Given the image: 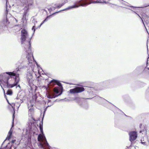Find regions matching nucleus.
Masks as SVG:
<instances>
[{"label":"nucleus","mask_w":149,"mask_h":149,"mask_svg":"<svg viewBox=\"0 0 149 149\" xmlns=\"http://www.w3.org/2000/svg\"><path fill=\"white\" fill-rule=\"evenodd\" d=\"M53 102L51 104H48V105L44 109L43 115V117L42 119V122L39 124V128L41 134H38V141L39 142L38 144V146L40 148H44L45 146L49 147V143L47 142L45 136L44 134L42 127V121L44 117L45 113L48 107H51L53 105Z\"/></svg>","instance_id":"f257e3e1"},{"label":"nucleus","mask_w":149,"mask_h":149,"mask_svg":"<svg viewBox=\"0 0 149 149\" xmlns=\"http://www.w3.org/2000/svg\"><path fill=\"white\" fill-rule=\"evenodd\" d=\"M21 40L22 46L24 47V50L27 54V55H30L31 54V40L33 36L26 40L29 35L27 31L23 29L21 31Z\"/></svg>","instance_id":"f03ea898"},{"label":"nucleus","mask_w":149,"mask_h":149,"mask_svg":"<svg viewBox=\"0 0 149 149\" xmlns=\"http://www.w3.org/2000/svg\"><path fill=\"white\" fill-rule=\"evenodd\" d=\"M32 56L31 54H30V55H27L26 56V58L29 63H28V66L29 67L30 66V67H29V70H27V72L26 74V78L28 83V84L31 87L33 85V79L32 74L35 66L34 65L32 64V63H31V62L30 61L29 57H30L31 59V56Z\"/></svg>","instance_id":"7ed1b4c3"},{"label":"nucleus","mask_w":149,"mask_h":149,"mask_svg":"<svg viewBox=\"0 0 149 149\" xmlns=\"http://www.w3.org/2000/svg\"><path fill=\"white\" fill-rule=\"evenodd\" d=\"M21 68L20 67H18L15 71L12 72H7L1 74H0V81L1 82V84H3L6 82H7L10 78H16L17 75L19 74L17 73V72L19 71V69Z\"/></svg>","instance_id":"20e7f679"},{"label":"nucleus","mask_w":149,"mask_h":149,"mask_svg":"<svg viewBox=\"0 0 149 149\" xmlns=\"http://www.w3.org/2000/svg\"><path fill=\"white\" fill-rule=\"evenodd\" d=\"M92 98H93L95 101L98 103L99 104H101L104 107L109 109H111L110 107H109V105L111 104L113 107L115 108L116 110L118 112H122L124 113L121 110L102 97H100L98 95H96L94 97L92 98L90 97L87 99H90Z\"/></svg>","instance_id":"39448f33"},{"label":"nucleus","mask_w":149,"mask_h":149,"mask_svg":"<svg viewBox=\"0 0 149 149\" xmlns=\"http://www.w3.org/2000/svg\"><path fill=\"white\" fill-rule=\"evenodd\" d=\"M29 125L28 128L26 129L27 132L29 133L30 136H29V138H31V136L32 134L33 136L37 135L38 134V129L34 123L29 122Z\"/></svg>","instance_id":"423d86ee"},{"label":"nucleus","mask_w":149,"mask_h":149,"mask_svg":"<svg viewBox=\"0 0 149 149\" xmlns=\"http://www.w3.org/2000/svg\"><path fill=\"white\" fill-rule=\"evenodd\" d=\"M13 131L11 130V129L9 131L8 135L6 139L3 141L1 144L0 149H12V144H10V142H8L7 145L3 147V145L7 140H9L11 138L12 134Z\"/></svg>","instance_id":"0eeeda50"},{"label":"nucleus","mask_w":149,"mask_h":149,"mask_svg":"<svg viewBox=\"0 0 149 149\" xmlns=\"http://www.w3.org/2000/svg\"><path fill=\"white\" fill-rule=\"evenodd\" d=\"M94 85V83L92 82H88L87 83V85L85 87H86L85 89V90L90 95H91L93 94L94 91L95 90H98L100 89H96L93 87Z\"/></svg>","instance_id":"6e6552de"},{"label":"nucleus","mask_w":149,"mask_h":149,"mask_svg":"<svg viewBox=\"0 0 149 149\" xmlns=\"http://www.w3.org/2000/svg\"><path fill=\"white\" fill-rule=\"evenodd\" d=\"M73 100H75L80 107L85 109H88V104L83 99L79 97H75L74 98Z\"/></svg>","instance_id":"1a4fd4ad"},{"label":"nucleus","mask_w":149,"mask_h":149,"mask_svg":"<svg viewBox=\"0 0 149 149\" xmlns=\"http://www.w3.org/2000/svg\"><path fill=\"white\" fill-rule=\"evenodd\" d=\"M19 74H17L16 78H14L15 81L13 84H9V83L8 81H7V82H6L3 85L4 86H6V87L9 88H12L13 87L16 86L18 83L19 81Z\"/></svg>","instance_id":"9d476101"},{"label":"nucleus","mask_w":149,"mask_h":149,"mask_svg":"<svg viewBox=\"0 0 149 149\" xmlns=\"http://www.w3.org/2000/svg\"><path fill=\"white\" fill-rule=\"evenodd\" d=\"M79 6L78 5L76 4H74L73 5L69 6L68 8H65V9H63L62 10H60L56 12L55 13H53L52 15H51L49 16H47V17L46 18L48 20H49V19H50V18L51 17L52 15H54L56 13H59L61 11H65V10H69L71 9L77 8V7H79Z\"/></svg>","instance_id":"9b49d317"},{"label":"nucleus","mask_w":149,"mask_h":149,"mask_svg":"<svg viewBox=\"0 0 149 149\" xmlns=\"http://www.w3.org/2000/svg\"><path fill=\"white\" fill-rule=\"evenodd\" d=\"M85 90L84 88L82 86H79L75 89H72L70 90V93L74 94L81 92Z\"/></svg>","instance_id":"f8f14e48"},{"label":"nucleus","mask_w":149,"mask_h":149,"mask_svg":"<svg viewBox=\"0 0 149 149\" xmlns=\"http://www.w3.org/2000/svg\"><path fill=\"white\" fill-rule=\"evenodd\" d=\"M129 135L130 136L129 140L131 143L135 140L137 136V132L135 131L130 132H129Z\"/></svg>","instance_id":"ddd939ff"},{"label":"nucleus","mask_w":149,"mask_h":149,"mask_svg":"<svg viewBox=\"0 0 149 149\" xmlns=\"http://www.w3.org/2000/svg\"><path fill=\"white\" fill-rule=\"evenodd\" d=\"M25 96L24 95H22L20 93H18L17 94V96L16 98V99L17 100H20V101H17V103L21 104L22 103L24 100Z\"/></svg>","instance_id":"4468645a"},{"label":"nucleus","mask_w":149,"mask_h":149,"mask_svg":"<svg viewBox=\"0 0 149 149\" xmlns=\"http://www.w3.org/2000/svg\"><path fill=\"white\" fill-rule=\"evenodd\" d=\"M112 82V80L109 79L100 83L99 85L103 87H105L110 85Z\"/></svg>","instance_id":"2eb2a0df"},{"label":"nucleus","mask_w":149,"mask_h":149,"mask_svg":"<svg viewBox=\"0 0 149 149\" xmlns=\"http://www.w3.org/2000/svg\"><path fill=\"white\" fill-rule=\"evenodd\" d=\"M62 91L58 95L54 94V93L46 94V96L49 99H52L62 94Z\"/></svg>","instance_id":"dca6fc26"},{"label":"nucleus","mask_w":149,"mask_h":149,"mask_svg":"<svg viewBox=\"0 0 149 149\" xmlns=\"http://www.w3.org/2000/svg\"><path fill=\"white\" fill-rule=\"evenodd\" d=\"M29 10V8L28 7H26L24 8V12L23 13V17L22 18V20L23 21L25 20H26V16Z\"/></svg>","instance_id":"f3484780"},{"label":"nucleus","mask_w":149,"mask_h":149,"mask_svg":"<svg viewBox=\"0 0 149 149\" xmlns=\"http://www.w3.org/2000/svg\"><path fill=\"white\" fill-rule=\"evenodd\" d=\"M24 5H26L27 6V7L30 6H31L33 4L32 0H24ZM26 6H25V7Z\"/></svg>","instance_id":"a211bd4d"},{"label":"nucleus","mask_w":149,"mask_h":149,"mask_svg":"<svg viewBox=\"0 0 149 149\" xmlns=\"http://www.w3.org/2000/svg\"><path fill=\"white\" fill-rule=\"evenodd\" d=\"M6 26L3 22H0V33L3 31Z\"/></svg>","instance_id":"6ab92c4d"},{"label":"nucleus","mask_w":149,"mask_h":149,"mask_svg":"<svg viewBox=\"0 0 149 149\" xmlns=\"http://www.w3.org/2000/svg\"><path fill=\"white\" fill-rule=\"evenodd\" d=\"M32 22H33L34 23V25L33 26L32 28V30H33V33L32 34V36H33L34 35V34L36 30V29H37L38 28H40V26H41V25H40L39 26H38L36 28V27L35 26V22H36V23L37 21H35V20H34L33 19V20H32Z\"/></svg>","instance_id":"aec40b11"},{"label":"nucleus","mask_w":149,"mask_h":149,"mask_svg":"<svg viewBox=\"0 0 149 149\" xmlns=\"http://www.w3.org/2000/svg\"><path fill=\"white\" fill-rule=\"evenodd\" d=\"M63 90H61V91H59V88L58 86L55 87L54 89V92L56 93L55 94L58 95L61 93V92Z\"/></svg>","instance_id":"412c9836"},{"label":"nucleus","mask_w":149,"mask_h":149,"mask_svg":"<svg viewBox=\"0 0 149 149\" xmlns=\"http://www.w3.org/2000/svg\"><path fill=\"white\" fill-rule=\"evenodd\" d=\"M29 104H28V109L29 110V113H30L31 114H32L33 113L34 111V109H33V108L32 107H30L29 106Z\"/></svg>","instance_id":"4be33fe9"},{"label":"nucleus","mask_w":149,"mask_h":149,"mask_svg":"<svg viewBox=\"0 0 149 149\" xmlns=\"http://www.w3.org/2000/svg\"><path fill=\"white\" fill-rule=\"evenodd\" d=\"M56 83V85H57L59 87V88L61 90H63V87L62 86V84L61 83L60 81H59L57 80Z\"/></svg>","instance_id":"5701e85b"},{"label":"nucleus","mask_w":149,"mask_h":149,"mask_svg":"<svg viewBox=\"0 0 149 149\" xmlns=\"http://www.w3.org/2000/svg\"><path fill=\"white\" fill-rule=\"evenodd\" d=\"M57 81V80L53 79L50 81L49 82L50 84H52V85H56V81Z\"/></svg>","instance_id":"b1692460"},{"label":"nucleus","mask_w":149,"mask_h":149,"mask_svg":"<svg viewBox=\"0 0 149 149\" xmlns=\"http://www.w3.org/2000/svg\"><path fill=\"white\" fill-rule=\"evenodd\" d=\"M13 93V92L11 90H8L7 93L6 94L7 95H11Z\"/></svg>","instance_id":"393cba45"},{"label":"nucleus","mask_w":149,"mask_h":149,"mask_svg":"<svg viewBox=\"0 0 149 149\" xmlns=\"http://www.w3.org/2000/svg\"><path fill=\"white\" fill-rule=\"evenodd\" d=\"M142 124H140L139 125V127L141 129V130L139 131V133H142L144 130L143 129H142V128H143V127H142Z\"/></svg>","instance_id":"a878e982"},{"label":"nucleus","mask_w":149,"mask_h":149,"mask_svg":"<svg viewBox=\"0 0 149 149\" xmlns=\"http://www.w3.org/2000/svg\"><path fill=\"white\" fill-rule=\"evenodd\" d=\"M148 70L147 69L146 67L144 69V70L142 71V73H145L147 74L148 73Z\"/></svg>","instance_id":"bb28decb"},{"label":"nucleus","mask_w":149,"mask_h":149,"mask_svg":"<svg viewBox=\"0 0 149 149\" xmlns=\"http://www.w3.org/2000/svg\"><path fill=\"white\" fill-rule=\"evenodd\" d=\"M6 0V10L5 11V15H7V14H8V10H7V4L8 0Z\"/></svg>","instance_id":"cd10ccee"},{"label":"nucleus","mask_w":149,"mask_h":149,"mask_svg":"<svg viewBox=\"0 0 149 149\" xmlns=\"http://www.w3.org/2000/svg\"><path fill=\"white\" fill-rule=\"evenodd\" d=\"M47 104H52V103L53 102V105L54 104V102H52L51 100H48V101L47 102Z\"/></svg>","instance_id":"c85d7f7f"},{"label":"nucleus","mask_w":149,"mask_h":149,"mask_svg":"<svg viewBox=\"0 0 149 149\" xmlns=\"http://www.w3.org/2000/svg\"><path fill=\"white\" fill-rule=\"evenodd\" d=\"M129 9L130 10H132V11H133V12L134 13H136V14L142 20V22L143 23V24H144V23L143 22V19H141V17L140 16V15L138 14H137L136 12H135V11H133L132 9Z\"/></svg>","instance_id":"c756f323"},{"label":"nucleus","mask_w":149,"mask_h":149,"mask_svg":"<svg viewBox=\"0 0 149 149\" xmlns=\"http://www.w3.org/2000/svg\"><path fill=\"white\" fill-rule=\"evenodd\" d=\"M129 9L130 10H132V11H133V12L134 13H136V14L142 20V22L143 23V24H144V23L143 22V19H141V17L140 16V15L138 14H137L136 12H135V11H133L132 9Z\"/></svg>","instance_id":"7c9ffc66"},{"label":"nucleus","mask_w":149,"mask_h":149,"mask_svg":"<svg viewBox=\"0 0 149 149\" xmlns=\"http://www.w3.org/2000/svg\"><path fill=\"white\" fill-rule=\"evenodd\" d=\"M32 98H33V99L35 100V101H36V100L37 99V95H34L33 96Z\"/></svg>","instance_id":"2f4dec72"},{"label":"nucleus","mask_w":149,"mask_h":149,"mask_svg":"<svg viewBox=\"0 0 149 149\" xmlns=\"http://www.w3.org/2000/svg\"><path fill=\"white\" fill-rule=\"evenodd\" d=\"M141 143L142 144H143V145H144L145 146H147V145L145 141L143 142V140L142 139L141 140Z\"/></svg>","instance_id":"473e14b6"},{"label":"nucleus","mask_w":149,"mask_h":149,"mask_svg":"<svg viewBox=\"0 0 149 149\" xmlns=\"http://www.w3.org/2000/svg\"><path fill=\"white\" fill-rule=\"evenodd\" d=\"M15 113V111H14V113H13V122H12V125L13 124V123L14 119V117H15V116H14Z\"/></svg>","instance_id":"72a5a7b5"},{"label":"nucleus","mask_w":149,"mask_h":149,"mask_svg":"<svg viewBox=\"0 0 149 149\" xmlns=\"http://www.w3.org/2000/svg\"><path fill=\"white\" fill-rule=\"evenodd\" d=\"M28 104H29V106L30 107H32L33 108V106L34 105L33 104H32L31 103V102L30 103H28Z\"/></svg>","instance_id":"f704fd0d"},{"label":"nucleus","mask_w":149,"mask_h":149,"mask_svg":"<svg viewBox=\"0 0 149 149\" xmlns=\"http://www.w3.org/2000/svg\"><path fill=\"white\" fill-rule=\"evenodd\" d=\"M31 54H32V56H31V59H32V57H33V55L31 51ZM29 58H30V61L31 62V63H32V60H31V58L29 57ZM32 64H33V63H32Z\"/></svg>","instance_id":"c9c22d12"},{"label":"nucleus","mask_w":149,"mask_h":149,"mask_svg":"<svg viewBox=\"0 0 149 149\" xmlns=\"http://www.w3.org/2000/svg\"><path fill=\"white\" fill-rule=\"evenodd\" d=\"M130 6V7L132 8H133L134 10H135L136 9V7H134V6Z\"/></svg>","instance_id":"e433bc0d"},{"label":"nucleus","mask_w":149,"mask_h":149,"mask_svg":"<svg viewBox=\"0 0 149 149\" xmlns=\"http://www.w3.org/2000/svg\"><path fill=\"white\" fill-rule=\"evenodd\" d=\"M48 10L49 12H51L53 10V8H48Z\"/></svg>","instance_id":"4c0bfd02"},{"label":"nucleus","mask_w":149,"mask_h":149,"mask_svg":"<svg viewBox=\"0 0 149 149\" xmlns=\"http://www.w3.org/2000/svg\"><path fill=\"white\" fill-rule=\"evenodd\" d=\"M16 141V140L15 139H14V140H12L11 141V144L14 143Z\"/></svg>","instance_id":"58836bf2"},{"label":"nucleus","mask_w":149,"mask_h":149,"mask_svg":"<svg viewBox=\"0 0 149 149\" xmlns=\"http://www.w3.org/2000/svg\"><path fill=\"white\" fill-rule=\"evenodd\" d=\"M63 82L65 84H69L70 85L72 84L68 82Z\"/></svg>","instance_id":"ea45409f"},{"label":"nucleus","mask_w":149,"mask_h":149,"mask_svg":"<svg viewBox=\"0 0 149 149\" xmlns=\"http://www.w3.org/2000/svg\"><path fill=\"white\" fill-rule=\"evenodd\" d=\"M61 7V5L59 4L56 7V8H60Z\"/></svg>","instance_id":"a19ab883"},{"label":"nucleus","mask_w":149,"mask_h":149,"mask_svg":"<svg viewBox=\"0 0 149 149\" xmlns=\"http://www.w3.org/2000/svg\"><path fill=\"white\" fill-rule=\"evenodd\" d=\"M45 22V21L44 20H43L42 22L41 23V24H40V25L41 26L44 23V22Z\"/></svg>","instance_id":"79ce46f5"},{"label":"nucleus","mask_w":149,"mask_h":149,"mask_svg":"<svg viewBox=\"0 0 149 149\" xmlns=\"http://www.w3.org/2000/svg\"><path fill=\"white\" fill-rule=\"evenodd\" d=\"M16 86H17L16 88L19 87L20 88H21V87L20 86L19 84H17Z\"/></svg>","instance_id":"37998d69"},{"label":"nucleus","mask_w":149,"mask_h":149,"mask_svg":"<svg viewBox=\"0 0 149 149\" xmlns=\"http://www.w3.org/2000/svg\"><path fill=\"white\" fill-rule=\"evenodd\" d=\"M65 2H64V3H63L61 4H60V5H61V7L62 6H63V5H64V4L65 3Z\"/></svg>","instance_id":"c03bdc74"},{"label":"nucleus","mask_w":149,"mask_h":149,"mask_svg":"<svg viewBox=\"0 0 149 149\" xmlns=\"http://www.w3.org/2000/svg\"><path fill=\"white\" fill-rule=\"evenodd\" d=\"M1 84H0V86H1L2 88V89H3V90L4 93L5 94V91H4V89H3V88L2 87V85H1Z\"/></svg>","instance_id":"a18cd8bd"},{"label":"nucleus","mask_w":149,"mask_h":149,"mask_svg":"<svg viewBox=\"0 0 149 149\" xmlns=\"http://www.w3.org/2000/svg\"><path fill=\"white\" fill-rule=\"evenodd\" d=\"M149 58V56H148V58H147V61L146 62V65H147V66L148 65V58Z\"/></svg>","instance_id":"49530a36"},{"label":"nucleus","mask_w":149,"mask_h":149,"mask_svg":"<svg viewBox=\"0 0 149 149\" xmlns=\"http://www.w3.org/2000/svg\"><path fill=\"white\" fill-rule=\"evenodd\" d=\"M18 106H17V107L18 108L20 106L21 104H20V103H18Z\"/></svg>","instance_id":"de8ad7c7"},{"label":"nucleus","mask_w":149,"mask_h":149,"mask_svg":"<svg viewBox=\"0 0 149 149\" xmlns=\"http://www.w3.org/2000/svg\"><path fill=\"white\" fill-rule=\"evenodd\" d=\"M48 20L46 18H45V19L44 20V21H45V22L47 21Z\"/></svg>","instance_id":"09e8293b"},{"label":"nucleus","mask_w":149,"mask_h":149,"mask_svg":"<svg viewBox=\"0 0 149 149\" xmlns=\"http://www.w3.org/2000/svg\"><path fill=\"white\" fill-rule=\"evenodd\" d=\"M48 20L46 18H45V19L44 20V21H45V22L47 21Z\"/></svg>","instance_id":"8fccbe9b"},{"label":"nucleus","mask_w":149,"mask_h":149,"mask_svg":"<svg viewBox=\"0 0 149 149\" xmlns=\"http://www.w3.org/2000/svg\"><path fill=\"white\" fill-rule=\"evenodd\" d=\"M4 97L6 99V100H7V97H6V95L5 93V94L4 93Z\"/></svg>","instance_id":"3c124183"},{"label":"nucleus","mask_w":149,"mask_h":149,"mask_svg":"<svg viewBox=\"0 0 149 149\" xmlns=\"http://www.w3.org/2000/svg\"><path fill=\"white\" fill-rule=\"evenodd\" d=\"M103 1V3H108V2H107L106 1Z\"/></svg>","instance_id":"603ef678"},{"label":"nucleus","mask_w":149,"mask_h":149,"mask_svg":"<svg viewBox=\"0 0 149 149\" xmlns=\"http://www.w3.org/2000/svg\"><path fill=\"white\" fill-rule=\"evenodd\" d=\"M53 10H54L56 8V7H53L52 8Z\"/></svg>","instance_id":"864d4df0"},{"label":"nucleus","mask_w":149,"mask_h":149,"mask_svg":"<svg viewBox=\"0 0 149 149\" xmlns=\"http://www.w3.org/2000/svg\"><path fill=\"white\" fill-rule=\"evenodd\" d=\"M36 63L37 66L38 67L39 66L38 64L36 61Z\"/></svg>","instance_id":"5fc2aeb1"},{"label":"nucleus","mask_w":149,"mask_h":149,"mask_svg":"<svg viewBox=\"0 0 149 149\" xmlns=\"http://www.w3.org/2000/svg\"><path fill=\"white\" fill-rule=\"evenodd\" d=\"M7 101V102H8V104H10L9 103V101L8 100V99H7L6 100Z\"/></svg>","instance_id":"6e6d98bb"},{"label":"nucleus","mask_w":149,"mask_h":149,"mask_svg":"<svg viewBox=\"0 0 149 149\" xmlns=\"http://www.w3.org/2000/svg\"><path fill=\"white\" fill-rule=\"evenodd\" d=\"M57 101H58V100H57H57H56L55 101H54V102H57Z\"/></svg>","instance_id":"4d7b16f0"},{"label":"nucleus","mask_w":149,"mask_h":149,"mask_svg":"<svg viewBox=\"0 0 149 149\" xmlns=\"http://www.w3.org/2000/svg\"><path fill=\"white\" fill-rule=\"evenodd\" d=\"M147 69L149 70V68H147Z\"/></svg>","instance_id":"13d9d810"},{"label":"nucleus","mask_w":149,"mask_h":149,"mask_svg":"<svg viewBox=\"0 0 149 149\" xmlns=\"http://www.w3.org/2000/svg\"><path fill=\"white\" fill-rule=\"evenodd\" d=\"M132 143H131V145L129 146V147H130L132 146Z\"/></svg>","instance_id":"bf43d9fd"},{"label":"nucleus","mask_w":149,"mask_h":149,"mask_svg":"<svg viewBox=\"0 0 149 149\" xmlns=\"http://www.w3.org/2000/svg\"><path fill=\"white\" fill-rule=\"evenodd\" d=\"M149 6V4H148V5H147V6H145V7H147V6Z\"/></svg>","instance_id":"052dcab7"},{"label":"nucleus","mask_w":149,"mask_h":149,"mask_svg":"<svg viewBox=\"0 0 149 149\" xmlns=\"http://www.w3.org/2000/svg\"><path fill=\"white\" fill-rule=\"evenodd\" d=\"M64 100V99H61V100H60V101H61V100Z\"/></svg>","instance_id":"680f3d73"},{"label":"nucleus","mask_w":149,"mask_h":149,"mask_svg":"<svg viewBox=\"0 0 149 149\" xmlns=\"http://www.w3.org/2000/svg\"><path fill=\"white\" fill-rule=\"evenodd\" d=\"M33 120L34 121H35V119H34V118H33Z\"/></svg>","instance_id":"e2e57ef3"},{"label":"nucleus","mask_w":149,"mask_h":149,"mask_svg":"<svg viewBox=\"0 0 149 149\" xmlns=\"http://www.w3.org/2000/svg\"><path fill=\"white\" fill-rule=\"evenodd\" d=\"M125 115L126 116H127V117H129V116H127V115H126L125 114Z\"/></svg>","instance_id":"0e129e2a"},{"label":"nucleus","mask_w":149,"mask_h":149,"mask_svg":"<svg viewBox=\"0 0 149 149\" xmlns=\"http://www.w3.org/2000/svg\"><path fill=\"white\" fill-rule=\"evenodd\" d=\"M127 148H129V147L128 146H127Z\"/></svg>","instance_id":"69168bd1"},{"label":"nucleus","mask_w":149,"mask_h":149,"mask_svg":"<svg viewBox=\"0 0 149 149\" xmlns=\"http://www.w3.org/2000/svg\"><path fill=\"white\" fill-rule=\"evenodd\" d=\"M1 81H0V84H1Z\"/></svg>","instance_id":"338daca9"},{"label":"nucleus","mask_w":149,"mask_h":149,"mask_svg":"<svg viewBox=\"0 0 149 149\" xmlns=\"http://www.w3.org/2000/svg\"><path fill=\"white\" fill-rule=\"evenodd\" d=\"M18 100V101H20V100Z\"/></svg>","instance_id":"774afa93"}]
</instances>
